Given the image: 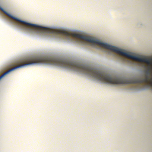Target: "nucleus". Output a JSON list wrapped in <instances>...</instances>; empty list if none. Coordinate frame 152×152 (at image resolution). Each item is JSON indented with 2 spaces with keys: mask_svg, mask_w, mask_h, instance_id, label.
<instances>
[{
  "mask_svg": "<svg viewBox=\"0 0 152 152\" xmlns=\"http://www.w3.org/2000/svg\"><path fill=\"white\" fill-rule=\"evenodd\" d=\"M147 75H146L144 79H124L118 77H112L107 74V83L111 84H126L129 83H148L150 78L149 76V73L147 72Z\"/></svg>",
  "mask_w": 152,
  "mask_h": 152,
  "instance_id": "f257e3e1",
  "label": "nucleus"
},
{
  "mask_svg": "<svg viewBox=\"0 0 152 152\" xmlns=\"http://www.w3.org/2000/svg\"><path fill=\"white\" fill-rule=\"evenodd\" d=\"M0 10L6 15L11 18H12V19L18 21L19 22L25 25L26 26L36 28L38 30H39L41 32H47V33H50V34H53V29H52V28L43 27H42V26H37V25H36V24H31V23H29L25 22V21H24L20 20V19L14 17V16H13V15H11L10 14L8 13L5 11V10H4L2 7H1L0 6Z\"/></svg>",
  "mask_w": 152,
  "mask_h": 152,
  "instance_id": "f03ea898",
  "label": "nucleus"
},
{
  "mask_svg": "<svg viewBox=\"0 0 152 152\" xmlns=\"http://www.w3.org/2000/svg\"><path fill=\"white\" fill-rule=\"evenodd\" d=\"M21 28H25L26 27H25V26H19Z\"/></svg>",
  "mask_w": 152,
  "mask_h": 152,
  "instance_id": "7ed1b4c3",
  "label": "nucleus"
},
{
  "mask_svg": "<svg viewBox=\"0 0 152 152\" xmlns=\"http://www.w3.org/2000/svg\"><path fill=\"white\" fill-rule=\"evenodd\" d=\"M151 85L152 86V83H151Z\"/></svg>",
  "mask_w": 152,
  "mask_h": 152,
  "instance_id": "20e7f679",
  "label": "nucleus"
}]
</instances>
